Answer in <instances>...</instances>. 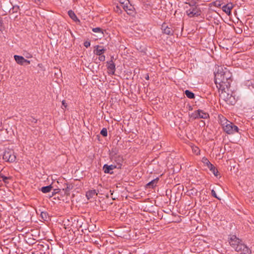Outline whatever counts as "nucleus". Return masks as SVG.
I'll return each instance as SVG.
<instances>
[{
    "mask_svg": "<svg viewBox=\"0 0 254 254\" xmlns=\"http://www.w3.org/2000/svg\"><path fill=\"white\" fill-rule=\"evenodd\" d=\"M97 195L95 190H90L86 192V196L88 199L94 197Z\"/></svg>",
    "mask_w": 254,
    "mask_h": 254,
    "instance_id": "dca6fc26",
    "label": "nucleus"
},
{
    "mask_svg": "<svg viewBox=\"0 0 254 254\" xmlns=\"http://www.w3.org/2000/svg\"><path fill=\"white\" fill-rule=\"evenodd\" d=\"M84 46L86 47V48H88L90 46V42L89 41H85L84 43Z\"/></svg>",
    "mask_w": 254,
    "mask_h": 254,
    "instance_id": "f704fd0d",
    "label": "nucleus"
},
{
    "mask_svg": "<svg viewBox=\"0 0 254 254\" xmlns=\"http://www.w3.org/2000/svg\"><path fill=\"white\" fill-rule=\"evenodd\" d=\"M32 254H35V253H32Z\"/></svg>",
    "mask_w": 254,
    "mask_h": 254,
    "instance_id": "37998d69",
    "label": "nucleus"
},
{
    "mask_svg": "<svg viewBox=\"0 0 254 254\" xmlns=\"http://www.w3.org/2000/svg\"><path fill=\"white\" fill-rule=\"evenodd\" d=\"M185 93L187 97L190 99H194L195 97L194 93L188 90H186Z\"/></svg>",
    "mask_w": 254,
    "mask_h": 254,
    "instance_id": "412c9836",
    "label": "nucleus"
},
{
    "mask_svg": "<svg viewBox=\"0 0 254 254\" xmlns=\"http://www.w3.org/2000/svg\"><path fill=\"white\" fill-rule=\"evenodd\" d=\"M0 177H1V178L2 179V181L5 184H8V180L9 179L8 177H5L4 176H3V175H0Z\"/></svg>",
    "mask_w": 254,
    "mask_h": 254,
    "instance_id": "cd10ccee",
    "label": "nucleus"
},
{
    "mask_svg": "<svg viewBox=\"0 0 254 254\" xmlns=\"http://www.w3.org/2000/svg\"><path fill=\"white\" fill-rule=\"evenodd\" d=\"M35 2H41L43 1V0H34Z\"/></svg>",
    "mask_w": 254,
    "mask_h": 254,
    "instance_id": "ea45409f",
    "label": "nucleus"
},
{
    "mask_svg": "<svg viewBox=\"0 0 254 254\" xmlns=\"http://www.w3.org/2000/svg\"><path fill=\"white\" fill-rule=\"evenodd\" d=\"M2 179L1 178V177L0 176V182L1 181Z\"/></svg>",
    "mask_w": 254,
    "mask_h": 254,
    "instance_id": "79ce46f5",
    "label": "nucleus"
},
{
    "mask_svg": "<svg viewBox=\"0 0 254 254\" xmlns=\"http://www.w3.org/2000/svg\"><path fill=\"white\" fill-rule=\"evenodd\" d=\"M105 51V49L101 46H97L96 49L95 51V53L97 55H101Z\"/></svg>",
    "mask_w": 254,
    "mask_h": 254,
    "instance_id": "6ab92c4d",
    "label": "nucleus"
},
{
    "mask_svg": "<svg viewBox=\"0 0 254 254\" xmlns=\"http://www.w3.org/2000/svg\"><path fill=\"white\" fill-rule=\"evenodd\" d=\"M32 123H36L37 122V120L34 119V118H32L31 119H30Z\"/></svg>",
    "mask_w": 254,
    "mask_h": 254,
    "instance_id": "58836bf2",
    "label": "nucleus"
},
{
    "mask_svg": "<svg viewBox=\"0 0 254 254\" xmlns=\"http://www.w3.org/2000/svg\"><path fill=\"white\" fill-rule=\"evenodd\" d=\"M68 14L69 16L74 21H76L77 20V16H76L75 14L72 10H69L68 12Z\"/></svg>",
    "mask_w": 254,
    "mask_h": 254,
    "instance_id": "4be33fe9",
    "label": "nucleus"
},
{
    "mask_svg": "<svg viewBox=\"0 0 254 254\" xmlns=\"http://www.w3.org/2000/svg\"><path fill=\"white\" fill-rule=\"evenodd\" d=\"M207 167L215 176H218V171L212 164H211L210 165L208 166Z\"/></svg>",
    "mask_w": 254,
    "mask_h": 254,
    "instance_id": "a211bd4d",
    "label": "nucleus"
},
{
    "mask_svg": "<svg viewBox=\"0 0 254 254\" xmlns=\"http://www.w3.org/2000/svg\"><path fill=\"white\" fill-rule=\"evenodd\" d=\"M186 13L190 17H197L201 14V10L198 6H194L188 9Z\"/></svg>",
    "mask_w": 254,
    "mask_h": 254,
    "instance_id": "0eeeda50",
    "label": "nucleus"
},
{
    "mask_svg": "<svg viewBox=\"0 0 254 254\" xmlns=\"http://www.w3.org/2000/svg\"><path fill=\"white\" fill-rule=\"evenodd\" d=\"M220 98L226 102V104L230 105H234L237 102V98L235 93L233 92L229 88L225 90H219Z\"/></svg>",
    "mask_w": 254,
    "mask_h": 254,
    "instance_id": "7ed1b4c3",
    "label": "nucleus"
},
{
    "mask_svg": "<svg viewBox=\"0 0 254 254\" xmlns=\"http://www.w3.org/2000/svg\"><path fill=\"white\" fill-rule=\"evenodd\" d=\"M213 5L217 7H221L222 3L219 0H216L212 3Z\"/></svg>",
    "mask_w": 254,
    "mask_h": 254,
    "instance_id": "a878e982",
    "label": "nucleus"
},
{
    "mask_svg": "<svg viewBox=\"0 0 254 254\" xmlns=\"http://www.w3.org/2000/svg\"><path fill=\"white\" fill-rule=\"evenodd\" d=\"M233 8V4L232 3H229L222 6V9L228 15L231 14V11Z\"/></svg>",
    "mask_w": 254,
    "mask_h": 254,
    "instance_id": "4468645a",
    "label": "nucleus"
},
{
    "mask_svg": "<svg viewBox=\"0 0 254 254\" xmlns=\"http://www.w3.org/2000/svg\"><path fill=\"white\" fill-rule=\"evenodd\" d=\"M232 73L226 68L219 67L215 74V83L218 90L228 89L232 81Z\"/></svg>",
    "mask_w": 254,
    "mask_h": 254,
    "instance_id": "f257e3e1",
    "label": "nucleus"
},
{
    "mask_svg": "<svg viewBox=\"0 0 254 254\" xmlns=\"http://www.w3.org/2000/svg\"><path fill=\"white\" fill-rule=\"evenodd\" d=\"M145 79L147 80L149 79V76L147 75V76L145 77Z\"/></svg>",
    "mask_w": 254,
    "mask_h": 254,
    "instance_id": "a19ab883",
    "label": "nucleus"
},
{
    "mask_svg": "<svg viewBox=\"0 0 254 254\" xmlns=\"http://www.w3.org/2000/svg\"><path fill=\"white\" fill-rule=\"evenodd\" d=\"M62 105L63 106H64L65 108H66L67 105V104L66 103L65 101L64 100H63L62 101Z\"/></svg>",
    "mask_w": 254,
    "mask_h": 254,
    "instance_id": "e433bc0d",
    "label": "nucleus"
},
{
    "mask_svg": "<svg viewBox=\"0 0 254 254\" xmlns=\"http://www.w3.org/2000/svg\"><path fill=\"white\" fill-rule=\"evenodd\" d=\"M100 133L102 135H103L104 137H106L108 135V132L107 129L106 128H103L101 130Z\"/></svg>",
    "mask_w": 254,
    "mask_h": 254,
    "instance_id": "bb28decb",
    "label": "nucleus"
},
{
    "mask_svg": "<svg viewBox=\"0 0 254 254\" xmlns=\"http://www.w3.org/2000/svg\"><path fill=\"white\" fill-rule=\"evenodd\" d=\"M19 8V6H14L13 7V9L14 10L15 12H17V10Z\"/></svg>",
    "mask_w": 254,
    "mask_h": 254,
    "instance_id": "c9c22d12",
    "label": "nucleus"
},
{
    "mask_svg": "<svg viewBox=\"0 0 254 254\" xmlns=\"http://www.w3.org/2000/svg\"><path fill=\"white\" fill-rule=\"evenodd\" d=\"M107 68L109 74L114 75L115 72V64L113 61L107 62Z\"/></svg>",
    "mask_w": 254,
    "mask_h": 254,
    "instance_id": "f8f14e48",
    "label": "nucleus"
},
{
    "mask_svg": "<svg viewBox=\"0 0 254 254\" xmlns=\"http://www.w3.org/2000/svg\"><path fill=\"white\" fill-rule=\"evenodd\" d=\"M229 243L235 251L241 254H251V250L245 245L241 239L235 235H232L229 238Z\"/></svg>",
    "mask_w": 254,
    "mask_h": 254,
    "instance_id": "f03ea898",
    "label": "nucleus"
},
{
    "mask_svg": "<svg viewBox=\"0 0 254 254\" xmlns=\"http://www.w3.org/2000/svg\"><path fill=\"white\" fill-rule=\"evenodd\" d=\"M202 162L207 167L210 165L211 164L209 161L208 160V159L205 157H203L202 158Z\"/></svg>",
    "mask_w": 254,
    "mask_h": 254,
    "instance_id": "b1692460",
    "label": "nucleus"
},
{
    "mask_svg": "<svg viewBox=\"0 0 254 254\" xmlns=\"http://www.w3.org/2000/svg\"><path fill=\"white\" fill-rule=\"evenodd\" d=\"M187 4H188L190 6H196V2L194 1H191L190 2H186Z\"/></svg>",
    "mask_w": 254,
    "mask_h": 254,
    "instance_id": "2f4dec72",
    "label": "nucleus"
},
{
    "mask_svg": "<svg viewBox=\"0 0 254 254\" xmlns=\"http://www.w3.org/2000/svg\"><path fill=\"white\" fill-rule=\"evenodd\" d=\"M224 123H222V125L223 126V128L224 131H225L227 133L230 134H234L238 132V127L233 123L226 120V119H224Z\"/></svg>",
    "mask_w": 254,
    "mask_h": 254,
    "instance_id": "20e7f679",
    "label": "nucleus"
},
{
    "mask_svg": "<svg viewBox=\"0 0 254 254\" xmlns=\"http://www.w3.org/2000/svg\"><path fill=\"white\" fill-rule=\"evenodd\" d=\"M16 155L13 150L8 149L5 150L3 155V159L9 162H13L16 160Z\"/></svg>",
    "mask_w": 254,
    "mask_h": 254,
    "instance_id": "423d86ee",
    "label": "nucleus"
},
{
    "mask_svg": "<svg viewBox=\"0 0 254 254\" xmlns=\"http://www.w3.org/2000/svg\"><path fill=\"white\" fill-rule=\"evenodd\" d=\"M40 217L44 221H46L49 218L48 214L46 212H42L40 214Z\"/></svg>",
    "mask_w": 254,
    "mask_h": 254,
    "instance_id": "5701e85b",
    "label": "nucleus"
},
{
    "mask_svg": "<svg viewBox=\"0 0 254 254\" xmlns=\"http://www.w3.org/2000/svg\"><path fill=\"white\" fill-rule=\"evenodd\" d=\"M115 168H117V167L115 164H111L110 165H108L107 164H105L103 166V170L105 173L106 174H112L113 172L112 171Z\"/></svg>",
    "mask_w": 254,
    "mask_h": 254,
    "instance_id": "9b49d317",
    "label": "nucleus"
},
{
    "mask_svg": "<svg viewBox=\"0 0 254 254\" xmlns=\"http://www.w3.org/2000/svg\"><path fill=\"white\" fill-rule=\"evenodd\" d=\"M99 61H105V56H104L103 55H99Z\"/></svg>",
    "mask_w": 254,
    "mask_h": 254,
    "instance_id": "72a5a7b5",
    "label": "nucleus"
},
{
    "mask_svg": "<svg viewBox=\"0 0 254 254\" xmlns=\"http://www.w3.org/2000/svg\"><path fill=\"white\" fill-rule=\"evenodd\" d=\"M211 194L215 198H216L220 200V198L217 196L216 192L213 190H211Z\"/></svg>",
    "mask_w": 254,
    "mask_h": 254,
    "instance_id": "c756f323",
    "label": "nucleus"
},
{
    "mask_svg": "<svg viewBox=\"0 0 254 254\" xmlns=\"http://www.w3.org/2000/svg\"><path fill=\"white\" fill-rule=\"evenodd\" d=\"M92 31L95 33L101 32L102 33H103V32H102V29L99 27L94 28H93Z\"/></svg>",
    "mask_w": 254,
    "mask_h": 254,
    "instance_id": "c85d7f7f",
    "label": "nucleus"
},
{
    "mask_svg": "<svg viewBox=\"0 0 254 254\" xmlns=\"http://www.w3.org/2000/svg\"><path fill=\"white\" fill-rule=\"evenodd\" d=\"M120 7L123 8L128 14L132 15L134 13V7L128 0H125L121 2Z\"/></svg>",
    "mask_w": 254,
    "mask_h": 254,
    "instance_id": "39448f33",
    "label": "nucleus"
},
{
    "mask_svg": "<svg viewBox=\"0 0 254 254\" xmlns=\"http://www.w3.org/2000/svg\"><path fill=\"white\" fill-rule=\"evenodd\" d=\"M161 30L163 33L167 35H173L174 32L171 25H168L166 23H163L161 26Z\"/></svg>",
    "mask_w": 254,
    "mask_h": 254,
    "instance_id": "9d476101",
    "label": "nucleus"
},
{
    "mask_svg": "<svg viewBox=\"0 0 254 254\" xmlns=\"http://www.w3.org/2000/svg\"><path fill=\"white\" fill-rule=\"evenodd\" d=\"M61 189H55L54 190V191L52 192V194L51 195H50V197H52L53 196L54 194H56L57 193H58L59 192V191L60 190H61Z\"/></svg>",
    "mask_w": 254,
    "mask_h": 254,
    "instance_id": "473e14b6",
    "label": "nucleus"
},
{
    "mask_svg": "<svg viewBox=\"0 0 254 254\" xmlns=\"http://www.w3.org/2000/svg\"><path fill=\"white\" fill-rule=\"evenodd\" d=\"M247 84L250 89H254V81H248Z\"/></svg>",
    "mask_w": 254,
    "mask_h": 254,
    "instance_id": "393cba45",
    "label": "nucleus"
},
{
    "mask_svg": "<svg viewBox=\"0 0 254 254\" xmlns=\"http://www.w3.org/2000/svg\"><path fill=\"white\" fill-rule=\"evenodd\" d=\"M159 181V178H156V179L153 180L149 183L147 184V187L149 188H153L155 187Z\"/></svg>",
    "mask_w": 254,
    "mask_h": 254,
    "instance_id": "f3484780",
    "label": "nucleus"
},
{
    "mask_svg": "<svg viewBox=\"0 0 254 254\" xmlns=\"http://www.w3.org/2000/svg\"><path fill=\"white\" fill-rule=\"evenodd\" d=\"M73 188V186L66 183H64L63 187L61 189L64 191V194L68 195L70 194V191Z\"/></svg>",
    "mask_w": 254,
    "mask_h": 254,
    "instance_id": "ddd939ff",
    "label": "nucleus"
},
{
    "mask_svg": "<svg viewBox=\"0 0 254 254\" xmlns=\"http://www.w3.org/2000/svg\"><path fill=\"white\" fill-rule=\"evenodd\" d=\"M52 189L51 185L43 187L41 189V190L43 193H47L50 192Z\"/></svg>",
    "mask_w": 254,
    "mask_h": 254,
    "instance_id": "aec40b11",
    "label": "nucleus"
},
{
    "mask_svg": "<svg viewBox=\"0 0 254 254\" xmlns=\"http://www.w3.org/2000/svg\"><path fill=\"white\" fill-rule=\"evenodd\" d=\"M111 160L114 162L116 163V166L117 167L118 169H121L122 164L124 162V159L123 156H122L120 155H118L116 154H112V153L111 154Z\"/></svg>",
    "mask_w": 254,
    "mask_h": 254,
    "instance_id": "6e6552de",
    "label": "nucleus"
},
{
    "mask_svg": "<svg viewBox=\"0 0 254 254\" xmlns=\"http://www.w3.org/2000/svg\"><path fill=\"white\" fill-rule=\"evenodd\" d=\"M192 150L194 152H195L196 154H198L199 152H200V150L199 149V148L197 147H194L193 148H192Z\"/></svg>",
    "mask_w": 254,
    "mask_h": 254,
    "instance_id": "7c9ffc66",
    "label": "nucleus"
},
{
    "mask_svg": "<svg viewBox=\"0 0 254 254\" xmlns=\"http://www.w3.org/2000/svg\"><path fill=\"white\" fill-rule=\"evenodd\" d=\"M209 115L208 113L200 110L194 111L191 115V118L194 119L197 118L207 119Z\"/></svg>",
    "mask_w": 254,
    "mask_h": 254,
    "instance_id": "1a4fd4ad",
    "label": "nucleus"
},
{
    "mask_svg": "<svg viewBox=\"0 0 254 254\" xmlns=\"http://www.w3.org/2000/svg\"><path fill=\"white\" fill-rule=\"evenodd\" d=\"M30 64V61H29V60H27L26 59H25L24 64Z\"/></svg>",
    "mask_w": 254,
    "mask_h": 254,
    "instance_id": "4c0bfd02",
    "label": "nucleus"
},
{
    "mask_svg": "<svg viewBox=\"0 0 254 254\" xmlns=\"http://www.w3.org/2000/svg\"><path fill=\"white\" fill-rule=\"evenodd\" d=\"M14 58L16 62L20 65H24L25 59L22 56L15 55Z\"/></svg>",
    "mask_w": 254,
    "mask_h": 254,
    "instance_id": "2eb2a0df",
    "label": "nucleus"
}]
</instances>
